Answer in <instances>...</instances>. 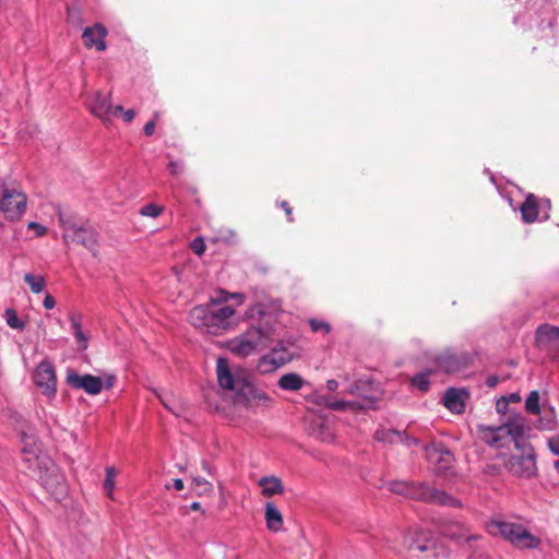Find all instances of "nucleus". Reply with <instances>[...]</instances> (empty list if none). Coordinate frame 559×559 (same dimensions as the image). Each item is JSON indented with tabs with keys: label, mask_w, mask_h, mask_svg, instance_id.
Wrapping results in <instances>:
<instances>
[{
	"label": "nucleus",
	"mask_w": 559,
	"mask_h": 559,
	"mask_svg": "<svg viewBox=\"0 0 559 559\" xmlns=\"http://www.w3.org/2000/svg\"><path fill=\"white\" fill-rule=\"evenodd\" d=\"M376 403V399H366L365 402H357V400H332L324 399V405L333 411H346L350 409L357 412L365 408H370Z\"/></svg>",
	"instance_id": "nucleus-20"
},
{
	"label": "nucleus",
	"mask_w": 559,
	"mask_h": 559,
	"mask_svg": "<svg viewBox=\"0 0 559 559\" xmlns=\"http://www.w3.org/2000/svg\"><path fill=\"white\" fill-rule=\"evenodd\" d=\"M309 325L313 332L322 331L328 334L331 331V326L328 322L318 319H310Z\"/></svg>",
	"instance_id": "nucleus-34"
},
{
	"label": "nucleus",
	"mask_w": 559,
	"mask_h": 559,
	"mask_svg": "<svg viewBox=\"0 0 559 559\" xmlns=\"http://www.w3.org/2000/svg\"><path fill=\"white\" fill-rule=\"evenodd\" d=\"M43 306H44V308H45V309H47V310H51V309H53V308H55V306H56V300H55V298H53L51 295L47 294V295L45 296V298H44Z\"/></svg>",
	"instance_id": "nucleus-41"
},
{
	"label": "nucleus",
	"mask_w": 559,
	"mask_h": 559,
	"mask_svg": "<svg viewBox=\"0 0 559 559\" xmlns=\"http://www.w3.org/2000/svg\"><path fill=\"white\" fill-rule=\"evenodd\" d=\"M326 389L330 392H335L338 389V382L336 380H328L326 382Z\"/></svg>",
	"instance_id": "nucleus-49"
},
{
	"label": "nucleus",
	"mask_w": 559,
	"mask_h": 559,
	"mask_svg": "<svg viewBox=\"0 0 559 559\" xmlns=\"http://www.w3.org/2000/svg\"><path fill=\"white\" fill-rule=\"evenodd\" d=\"M173 486H174V488H175L176 490H181V489H183V481H182V479H180V478H176V479H174V481H173Z\"/></svg>",
	"instance_id": "nucleus-52"
},
{
	"label": "nucleus",
	"mask_w": 559,
	"mask_h": 559,
	"mask_svg": "<svg viewBox=\"0 0 559 559\" xmlns=\"http://www.w3.org/2000/svg\"><path fill=\"white\" fill-rule=\"evenodd\" d=\"M191 248L195 254L202 255L205 251V243L203 239L199 237L192 241Z\"/></svg>",
	"instance_id": "nucleus-37"
},
{
	"label": "nucleus",
	"mask_w": 559,
	"mask_h": 559,
	"mask_svg": "<svg viewBox=\"0 0 559 559\" xmlns=\"http://www.w3.org/2000/svg\"><path fill=\"white\" fill-rule=\"evenodd\" d=\"M536 427L539 430L551 431L557 427V419L555 414V408L552 406L549 407L548 411L544 413L543 416L539 417Z\"/></svg>",
	"instance_id": "nucleus-28"
},
{
	"label": "nucleus",
	"mask_w": 559,
	"mask_h": 559,
	"mask_svg": "<svg viewBox=\"0 0 559 559\" xmlns=\"http://www.w3.org/2000/svg\"><path fill=\"white\" fill-rule=\"evenodd\" d=\"M265 524L266 528L273 533H277L283 528V515L280 509L271 501L265 503Z\"/></svg>",
	"instance_id": "nucleus-22"
},
{
	"label": "nucleus",
	"mask_w": 559,
	"mask_h": 559,
	"mask_svg": "<svg viewBox=\"0 0 559 559\" xmlns=\"http://www.w3.org/2000/svg\"><path fill=\"white\" fill-rule=\"evenodd\" d=\"M428 533L424 531H416L409 533L404 540L405 547L408 551L426 552L433 549V542L428 537Z\"/></svg>",
	"instance_id": "nucleus-18"
},
{
	"label": "nucleus",
	"mask_w": 559,
	"mask_h": 559,
	"mask_svg": "<svg viewBox=\"0 0 559 559\" xmlns=\"http://www.w3.org/2000/svg\"><path fill=\"white\" fill-rule=\"evenodd\" d=\"M548 449L551 453L559 456V436L552 437L548 440Z\"/></svg>",
	"instance_id": "nucleus-39"
},
{
	"label": "nucleus",
	"mask_w": 559,
	"mask_h": 559,
	"mask_svg": "<svg viewBox=\"0 0 559 559\" xmlns=\"http://www.w3.org/2000/svg\"><path fill=\"white\" fill-rule=\"evenodd\" d=\"M70 322H71V325H72L73 334L75 332L82 330L81 323H80V316H78L75 313H71L70 314Z\"/></svg>",
	"instance_id": "nucleus-40"
},
{
	"label": "nucleus",
	"mask_w": 559,
	"mask_h": 559,
	"mask_svg": "<svg viewBox=\"0 0 559 559\" xmlns=\"http://www.w3.org/2000/svg\"><path fill=\"white\" fill-rule=\"evenodd\" d=\"M271 332V325H253L241 335L230 340L228 347L234 354L247 357L266 344Z\"/></svg>",
	"instance_id": "nucleus-8"
},
{
	"label": "nucleus",
	"mask_w": 559,
	"mask_h": 559,
	"mask_svg": "<svg viewBox=\"0 0 559 559\" xmlns=\"http://www.w3.org/2000/svg\"><path fill=\"white\" fill-rule=\"evenodd\" d=\"M525 409L533 415L540 414V395L538 391L534 390L530 392L525 401Z\"/></svg>",
	"instance_id": "nucleus-31"
},
{
	"label": "nucleus",
	"mask_w": 559,
	"mask_h": 559,
	"mask_svg": "<svg viewBox=\"0 0 559 559\" xmlns=\"http://www.w3.org/2000/svg\"><path fill=\"white\" fill-rule=\"evenodd\" d=\"M426 459L437 474H442L450 469L454 462L453 454L442 444L435 443L425 447Z\"/></svg>",
	"instance_id": "nucleus-12"
},
{
	"label": "nucleus",
	"mask_w": 559,
	"mask_h": 559,
	"mask_svg": "<svg viewBox=\"0 0 559 559\" xmlns=\"http://www.w3.org/2000/svg\"><path fill=\"white\" fill-rule=\"evenodd\" d=\"M58 221L63 230L62 237L64 242L80 243L94 257L97 255L98 234L93 227L62 212L58 213Z\"/></svg>",
	"instance_id": "nucleus-5"
},
{
	"label": "nucleus",
	"mask_w": 559,
	"mask_h": 559,
	"mask_svg": "<svg viewBox=\"0 0 559 559\" xmlns=\"http://www.w3.org/2000/svg\"><path fill=\"white\" fill-rule=\"evenodd\" d=\"M193 483L199 489V493H209L213 489L212 484L200 476L193 477Z\"/></svg>",
	"instance_id": "nucleus-35"
},
{
	"label": "nucleus",
	"mask_w": 559,
	"mask_h": 559,
	"mask_svg": "<svg viewBox=\"0 0 559 559\" xmlns=\"http://www.w3.org/2000/svg\"><path fill=\"white\" fill-rule=\"evenodd\" d=\"M486 383L488 386H495L498 383V378L496 376H490L487 378Z\"/></svg>",
	"instance_id": "nucleus-53"
},
{
	"label": "nucleus",
	"mask_w": 559,
	"mask_h": 559,
	"mask_svg": "<svg viewBox=\"0 0 559 559\" xmlns=\"http://www.w3.org/2000/svg\"><path fill=\"white\" fill-rule=\"evenodd\" d=\"M388 489L394 493H399L416 500L431 501L438 504L449 507L461 506L460 501L454 497L448 495L444 491L430 488L423 483L415 484L394 480L388 484Z\"/></svg>",
	"instance_id": "nucleus-6"
},
{
	"label": "nucleus",
	"mask_w": 559,
	"mask_h": 559,
	"mask_svg": "<svg viewBox=\"0 0 559 559\" xmlns=\"http://www.w3.org/2000/svg\"><path fill=\"white\" fill-rule=\"evenodd\" d=\"M155 395L158 397V400L163 403V405H164L166 408H168V409H169L170 412H173L174 414L178 415V414L176 413V411L173 408L170 401H169L166 396L162 395L160 393H158V392H156V391H155Z\"/></svg>",
	"instance_id": "nucleus-44"
},
{
	"label": "nucleus",
	"mask_w": 559,
	"mask_h": 559,
	"mask_svg": "<svg viewBox=\"0 0 559 559\" xmlns=\"http://www.w3.org/2000/svg\"><path fill=\"white\" fill-rule=\"evenodd\" d=\"M525 426V417L521 414H514L506 424L499 427L481 426L479 436L488 445L498 449L514 443L520 453L512 454L506 463V467L518 477L532 478L537 473L536 454L532 444L523 440Z\"/></svg>",
	"instance_id": "nucleus-1"
},
{
	"label": "nucleus",
	"mask_w": 559,
	"mask_h": 559,
	"mask_svg": "<svg viewBox=\"0 0 559 559\" xmlns=\"http://www.w3.org/2000/svg\"><path fill=\"white\" fill-rule=\"evenodd\" d=\"M318 438H320L324 442H331L333 440V435L324 427H321Z\"/></svg>",
	"instance_id": "nucleus-43"
},
{
	"label": "nucleus",
	"mask_w": 559,
	"mask_h": 559,
	"mask_svg": "<svg viewBox=\"0 0 559 559\" xmlns=\"http://www.w3.org/2000/svg\"><path fill=\"white\" fill-rule=\"evenodd\" d=\"M90 111L105 124H108L118 111H122V106L117 105L114 107L108 95L97 92L90 104Z\"/></svg>",
	"instance_id": "nucleus-14"
},
{
	"label": "nucleus",
	"mask_w": 559,
	"mask_h": 559,
	"mask_svg": "<svg viewBox=\"0 0 559 559\" xmlns=\"http://www.w3.org/2000/svg\"><path fill=\"white\" fill-rule=\"evenodd\" d=\"M374 438L377 441L383 443H402L406 447L419 444V440L417 438L411 437L405 431L396 429H378L374 433Z\"/></svg>",
	"instance_id": "nucleus-16"
},
{
	"label": "nucleus",
	"mask_w": 559,
	"mask_h": 559,
	"mask_svg": "<svg viewBox=\"0 0 559 559\" xmlns=\"http://www.w3.org/2000/svg\"><path fill=\"white\" fill-rule=\"evenodd\" d=\"M144 133L147 135V136H151L153 135L154 131H155V120H150L145 123L144 126Z\"/></svg>",
	"instance_id": "nucleus-46"
},
{
	"label": "nucleus",
	"mask_w": 559,
	"mask_h": 559,
	"mask_svg": "<svg viewBox=\"0 0 559 559\" xmlns=\"http://www.w3.org/2000/svg\"><path fill=\"white\" fill-rule=\"evenodd\" d=\"M24 282L29 286V289L34 294H40L46 287V280L43 275L26 273L24 275Z\"/></svg>",
	"instance_id": "nucleus-29"
},
{
	"label": "nucleus",
	"mask_w": 559,
	"mask_h": 559,
	"mask_svg": "<svg viewBox=\"0 0 559 559\" xmlns=\"http://www.w3.org/2000/svg\"><path fill=\"white\" fill-rule=\"evenodd\" d=\"M257 484L261 488L262 496L265 498H271L284 492V485L282 480L274 475L263 476L259 478Z\"/></svg>",
	"instance_id": "nucleus-21"
},
{
	"label": "nucleus",
	"mask_w": 559,
	"mask_h": 559,
	"mask_svg": "<svg viewBox=\"0 0 559 559\" xmlns=\"http://www.w3.org/2000/svg\"><path fill=\"white\" fill-rule=\"evenodd\" d=\"M117 471L114 466H107L105 468V478L103 483L104 490L106 492V496L110 499H115V487H116V478H117Z\"/></svg>",
	"instance_id": "nucleus-26"
},
{
	"label": "nucleus",
	"mask_w": 559,
	"mask_h": 559,
	"mask_svg": "<svg viewBox=\"0 0 559 559\" xmlns=\"http://www.w3.org/2000/svg\"><path fill=\"white\" fill-rule=\"evenodd\" d=\"M0 189V212L8 221H20L27 206L25 192L15 183L7 185L3 182Z\"/></svg>",
	"instance_id": "nucleus-9"
},
{
	"label": "nucleus",
	"mask_w": 559,
	"mask_h": 559,
	"mask_svg": "<svg viewBox=\"0 0 559 559\" xmlns=\"http://www.w3.org/2000/svg\"><path fill=\"white\" fill-rule=\"evenodd\" d=\"M229 234H230V237H235L236 236L234 231H229Z\"/></svg>",
	"instance_id": "nucleus-58"
},
{
	"label": "nucleus",
	"mask_w": 559,
	"mask_h": 559,
	"mask_svg": "<svg viewBox=\"0 0 559 559\" xmlns=\"http://www.w3.org/2000/svg\"><path fill=\"white\" fill-rule=\"evenodd\" d=\"M163 212H164V206L156 205L154 203H148V204L144 205L143 207H141V210H140V214L142 216L154 217V218L159 216Z\"/></svg>",
	"instance_id": "nucleus-33"
},
{
	"label": "nucleus",
	"mask_w": 559,
	"mask_h": 559,
	"mask_svg": "<svg viewBox=\"0 0 559 559\" xmlns=\"http://www.w3.org/2000/svg\"><path fill=\"white\" fill-rule=\"evenodd\" d=\"M559 340V328L550 324H542L536 330L538 345H548Z\"/></svg>",
	"instance_id": "nucleus-24"
},
{
	"label": "nucleus",
	"mask_w": 559,
	"mask_h": 559,
	"mask_svg": "<svg viewBox=\"0 0 559 559\" xmlns=\"http://www.w3.org/2000/svg\"><path fill=\"white\" fill-rule=\"evenodd\" d=\"M486 527L489 534L493 536L501 535L519 549H537L540 545V539L537 536L518 523L491 520Z\"/></svg>",
	"instance_id": "nucleus-7"
},
{
	"label": "nucleus",
	"mask_w": 559,
	"mask_h": 559,
	"mask_svg": "<svg viewBox=\"0 0 559 559\" xmlns=\"http://www.w3.org/2000/svg\"><path fill=\"white\" fill-rule=\"evenodd\" d=\"M216 373L219 386L235 393V403L252 406L266 404L271 401L263 390L257 388L250 381L243 370H231L228 360L224 357H219L216 361Z\"/></svg>",
	"instance_id": "nucleus-4"
},
{
	"label": "nucleus",
	"mask_w": 559,
	"mask_h": 559,
	"mask_svg": "<svg viewBox=\"0 0 559 559\" xmlns=\"http://www.w3.org/2000/svg\"><path fill=\"white\" fill-rule=\"evenodd\" d=\"M7 324L14 330L23 331L25 329V322L17 316L16 311L12 308H8L4 312Z\"/></svg>",
	"instance_id": "nucleus-32"
},
{
	"label": "nucleus",
	"mask_w": 559,
	"mask_h": 559,
	"mask_svg": "<svg viewBox=\"0 0 559 559\" xmlns=\"http://www.w3.org/2000/svg\"><path fill=\"white\" fill-rule=\"evenodd\" d=\"M168 169L174 176H178L183 171V164L181 162L171 160L168 164Z\"/></svg>",
	"instance_id": "nucleus-38"
},
{
	"label": "nucleus",
	"mask_w": 559,
	"mask_h": 559,
	"mask_svg": "<svg viewBox=\"0 0 559 559\" xmlns=\"http://www.w3.org/2000/svg\"><path fill=\"white\" fill-rule=\"evenodd\" d=\"M305 384L306 380L300 374L295 372L285 373L277 381V385L282 390L289 392L299 391Z\"/></svg>",
	"instance_id": "nucleus-23"
},
{
	"label": "nucleus",
	"mask_w": 559,
	"mask_h": 559,
	"mask_svg": "<svg viewBox=\"0 0 559 559\" xmlns=\"http://www.w3.org/2000/svg\"><path fill=\"white\" fill-rule=\"evenodd\" d=\"M447 535L457 540L459 543L464 542L466 544H471L472 542L478 540L480 538V536L477 534H471L468 530L462 525H457L455 528H450L447 532Z\"/></svg>",
	"instance_id": "nucleus-25"
},
{
	"label": "nucleus",
	"mask_w": 559,
	"mask_h": 559,
	"mask_svg": "<svg viewBox=\"0 0 559 559\" xmlns=\"http://www.w3.org/2000/svg\"><path fill=\"white\" fill-rule=\"evenodd\" d=\"M371 383L368 381L358 380L346 389V392L360 397L358 402H365L366 399H372L368 392Z\"/></svg>",
	"instance_id": "nucleus-27"
},
{
	"label": "nucleus",
	"mask_w": 559,
	"mask_h": 559,
	"mask_svg": "<svg viewBox=\"0 0 559 559\" xmlns=\"http://www.w3.org/2000/svg\"><path fill=\"white\" fill-rule=\"evenodd\" d=\"M27 229L34 230L36 237H43L47 234V228L44 225H40L36 222H29L27 224Z\"/></svg>",
	"instance_id": "nucleus-36"
},
{
	"label": "nucleus",
	"mask_w": 559,
	"mask_h": 559,
	"mask_svg": "<svg viewBox=\"0 0 559 559\" xmlns=\"http://www.w3.org/2000/svg\"><path fill=\"white\" fill-rule=\"evenodd\" d=\"M292 358L293 354L283 343H278L271 353L261 357L258 368L261 372H271L289 362Z\"/></svg>",
	"instance_id": "nucleus-15"
},
{
	"label": "nucleus",
	"mask_w": 559,
	"mask_h": 559,
	"mask_svg": "<svg viewBox=\"0 0 559 559\" xmlns=\"http://www.w3.org/2000/svg\"><path fill=\"white\" fill-rule=\"evenodd\" d=\"M115 380H116V379H115V377H114V376H108V377L106 378V380H105V386H106L107 389L111 388V386L114 385V383H115Z\"/></svg>",
	"instance_id": "nucleus-54"
},
{
	"label": "nucleus",
	"mask_w": 559,
	"mask_h": 559,
	"mask_svg": "<svg viewBox=\"0 0 559 559\" xmlns=\"http://www.w3.org/2000/svg\"><path fill=\"white\" fill-rule=\"evenodd\" d=\"M230 298L238 300L239 304L243 301V295L240 293L229 294L219 290L218 296L210 298V304L199 305L191 309L189 313L190 323L194 328L212 334L227 330L230 325V319L235 314V309L230 306L218 307V305Z\"/></svg>",
	"instance_id": "nucleus-3"
},
{
	"label": "nucleus",
	"mask_w": 559,
	"mask_h": 559,
	"mask_svg": "<svg viewBox=\"0 0 559 559\" xmlns=\"http://www.w3.org/2000/svg\"><path fill=\"white\" fill-rule=\"evenodd\" d=\"M432 371L426 370L419 373H416L412 379L411 383L413 386L417 388L421 392L428 391L430 386V376Z\"/></svg>",
	"instance_id": "nucleus-30"
},
{
	"label": "nucleus",
	"mask_w": 559,
	"mask_h": 559,
	"mask_svg": "<svg viewBox=\"0 0 559 559\" xmlns=\"http://www.w3.org/2000/svg\"><path fill=\"white\" fill-rule=\"evenodd\" d=\"M202 467H203V469H204L205 472L211 473V467H210V465H209L206 462H203V463H202Z\"/></svg>",
	"instance_id": "nucleus-56"
},
{
	"label": "nucleus",
	"mask_w": 559,
	"mask_h": 559,
	"mask_svg": "<svg viewBox=\"0 0 559 559\" xmlns=\"http://www.w3.org/2000/svg\"><path fill=\"white\" fill-rule=\"evenodd\" d=\"M67 383L75 389L83 390L90 395H97L102 392L104 383L99 377L93 374H79L73 370H68Z\"/></svg>",
	"instance_id": "nucleus-13"
},
{
	"label": "nucleus",
	"mask_w": 559,
	"mask_h": 559,
	"mask_svg": "<svg viewBox=\"0 0 559 559\" xmlns=\"http://www.w3.org/2000/svg\"><path fill=\"white\" fill-rule=\"evenodd\" d=\"M507 405H508V399L506 396L501 397L500 400L497 401V412L499 413H502L506 411L507 408Z\"/></svg>",
	"instance_id": "nucleus-47"
},
{
	"label": "nucleus",
	"mask_w": 559,
	"mask_h": 559,
	"mask_svg": "<svg viewBox=\"0 0 559 559\" xmlns=\"http://www.w3.org/2000/svg\"><path fill=\"white\" fill-rule=\"evenodd\" d=\"M22 460L26 468L34 473L41 486L57 499L67 492L64 476L51 457L43 452L34 435H22Z\"/></svg>",
	"instance_id": "nucleus-2"
},
{
	"label": "nucleus",
	"mask_w": 559,
	"mask_h": 559,
	"mask_svg": "<svg viewBox=\"0 0 559 559\" xmlns=\"http://www.w3.org/2000/svg\"><path fill=\"white\" fill-rule=\"evenodd\" d=\"M33 381L40 392L48 399H53L57 394V376L51 361L45 359L40 361L33 374Z\"/></svg>",
	"instance_id": "nucleus-11"
},
{
	"label": "nucleus",
	"mask_w": 559,
	"mask_h": 559,
	"mask_svg": "<svg viewBox=\"0 0 559 559\" xmlns=\"http://www.w3.org/2000/svg\"><path fill=\"white\" fill-rule=\"evenodd\" d=\"M551 204L549 199H539L533 193L526 195L525 201L520 206L521 217L524 223H534L536 221H547Z\"/></svg>",
	"instance_id": "nucleus-10"
},
{
	"label": "nucleus",
	"mask_w": 559,
	"mask_h": 559,
	"mask_svg": "<svg viewBox=\"0 0 559 559\" xmlns=\"http://www.w3.org/2000/svg\"><path fill=\"white\" fill-rule=\"evenodd\" d=\"M262 306L261 305H255L253 307H251L249 310H248V317L252 318L254 317L255 313L258 314H262Z\"/></svg>",
	"instance_id": "nucleus-48"
},
{
	"label": "nucleus",
	"mask_w": 559,
	"mask_h": 559,
	"mask_svg": "<svg viewBox=\"0 0 559 559\" xmlns=\"http://www.w3.org/2000/svg\"><path fill=\"white\" fill-rule=\"evenodd\" d=\"M190 509H191V510H193V511H198V510H200V509H201V504H200V502H197V501L192 502V503L190 504Z\"/></svg>",
	"instance_id": "nucleus-55"
},
{
	"label": "nucleus",
	"mask_w": 559,
	"mask_h": 559,
	"mask_svg": "<svg viewBox=\"0 0 559 559\" xmlns=\"http://www.w3.org/2000/svg\"><path fill=\"white\" fill-rule=\"evenodd\" d=\"M281 206L284 209V211L286 212L287 216H288V221H292V209L289 207L288 203L286 201H283L281 203Z\"/></svg>",
	"instance_id": "nucleus-50"
},
{
	"label": "nucleus",
	"mask_w": 559,
	"mask_h": 559,
	"mask_svg": "<svg viewBox=\"0 0 559 559\" xmlns=\"http://www.w3.org/2000/svg\"><path fill=\"white\" fill-rule=\"evenodd\" d=\"M106 27L102 24H95L84 28L82 39L87 48L94 47L97 51H104L106 49Z\"/></svg>",
	"instance_id": "nucleus-17"
},
{
	"label": "nucleus",
	"mask_w": 559,
	"mask_h": 559,
	"mask_svg": "<svg viewBox=\"0 0 559 559\" xmlns=\"http://www.w3.org/2000/svg\"><path fill=\"white\" fill-rule=\"evenodd\" d=\"M74 336L80 344V347L85 349L87 347V338L85 337L84 333L81 331H78L74 333Z\"/></svg>",
	"instance_id": "nucleus-42"
},
{
	"label": "nucleus",
	"mask_w": 559,
	"mask_h": 559,
	"mask_svg": "<svg viewBox=\"0 0 559 559\" xmlns=\"http://www.w3.org/2000/svg\"><path fill=\"white\" fill-rule=\"evenodd\" d=\"M506 397L508 399V404L510 402L516 403V402L521 401V396L518 393H512V394H510L509 396H506Z\"/></svg>",
	"instance_id": "nucleus-51"
},
{
	"label": "nucleus",
	"mask_w": 559,
	"mask_h": 559,
	"mask_svg": "<svg viewBox=\"0 0 559 559\" xmlns=\"http://www.w3.org/2000/svg\"><path fill=\"white\" fill-rule=\"evenodd\" d=\"M554 467H555V469H556V471L558 472V474H559V460L555 461V463H554Z\"/></svg>",
	"instance_id": "nucleus-57"
},
{
	"label": "nucleus",
	"mask_w": 559,
	"mask_h": 559,
	"mask_svg": "<svg viewBox=\"0 0 559 559\" xmlns=\"http://www.w3.org/2000/svg\"><path fill=\"white\" fill-rule=\"evenodd\" d=\"M119 112L122 114V118L126 122H131L135 117V111L133 109H122V111Z\"/></svg>",
	"instance_id": "nucleus-45"
},
{
	"label": "nucleus",
	"mask_w": 559,
	"mask_h": 559,
	"mask_svg": "<svg viewBox=\"0 0 559 559\" xmlns=\"http://www.w3.org/2000/svg\"><path fill=\"white\" fill-rule=\"evenodd\" d=\"M468 392L464 389L450 388L443 396L444 406L453 414H462L465 411V402Z\"/></svg>",
	"instance_id": "nucleus-19"
}]
</instances>
